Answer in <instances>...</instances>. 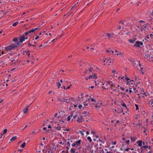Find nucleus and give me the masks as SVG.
I'll return each instance as SVG.
<instances>
[{
    "label": "nucleus",
    "mask_w": 153,
    "mask_h": 153,
    "mask_svg": "<svg viewBox=\"0 0 153 153\" xmlns=\"http://www.w3.org/2000/svg\"><path fill=\"white\" fill-rule=\"evenodd\" d=\"M131 142H133L135 141L136 139V138L131 137Z\"/></svg>",
    "instance_id": "nucleus-23"
},
{
    "label": "nucleus",
    "mask_w": 153,
    "mask_h": 153,
    "mask_svg": "<svg viewBox=\"0 0 153 153\" xmlns=\"http://www.w3.org/2000/svg\"><path fill=\"white\" fill-rule=\"evenodd\" d=\"M93 70V68L91 67H90L88 70H87V71H89L90 72H92V70Z\"/></svg>",
    "instance_id": "nucleus-30"
},
{
    "label": "nucleus",
    "mask_w": 153,
    "mask_h": 153,
    "mask_svg": "<svg viewBox=\"0 0 153 153\" xmlns=\"http://www.w3.org/2000/svg\"><path fill=\"white\" fill-rule=\"evenodd\" d=\"M110 51L111 50H110L109 48L108 49L106 50V51L107 52L110 53Z\"/></svg>",
    "instance_id": "nucleus-45"
},
{
    "label": "nucleus",
    "mask_w": 153,
    "mask_h": 153,
    "mask_svg": "<svg viewBox=\"0 0 153 153\" xmlns=\"http://www.w3.org/2000/svg\"><path fill=\"white\" fill-rule=\"evenodd\" d=\"M89 78L91 79H97V74L95 73H92V75H90Z\"/></svg>",
    "instance_id": "nucleus-6"
},
{
    "label": "nucleus",
    "mask_w": 153,
    "mask_h": 153,
    "mask_svg": "<svg viewBox=\"0 0 153 153\" xmlns=\"http://www.w3.org/2000/svg\"><path fill=\"white\" fill-rule=\"evenodd\" d=\"M59 121L60 122L57 124L58 126H64V125L66 124V123H65V121L64 120H62L61 121L60 120Z\"/></svg>",
    "instance_id": "nucleus-7"
},
{
    "label": "nucleus",
    "mask_w": 153,
    "mask_h": 153,
    "mask_svg": "<svg viewBox=\"0 0 153 153\" xmlns=\"http://www.w3.org/2000/svg\"><path fill=\"white\" fill-rule=\"evenodd\" d=\"M129 88L130 89V90H129V92L130 93H131L132 92V91L131 90V88Z\"/></svg>",
    "instance_id": "nucleus-60"
},
{
    "label": "nucleus",
    "mask_w": 153,
    "mask_h": 153,
    "mask_svg": "<svg viewBox=\"0 0 153 153\" xmlns=\"http://www.w3.org/2000/svg\"><path fill=\"white\" fill-rule=\"evenodd\" d=\"M143 51V54L146 58H149L150 57L151 54H153V48H145Z\"/></svg>",
    "instance_id": "nucleus-2"
},
{
    "label": "nucleus",
    "mask_w": 153,
    "mask_h": 153,
    "mask_svg": "<svg viewBox=\"0 0 153 153\" xmlns=\"http://www.w3.org/2000/svg\"><path fill=\"white\" fill-rule=\"evenodd\" d=\"M82 107V105H78V107L79 108H81Z\"/></svg>",
    "instance_id": "nucleus-54"
},
{
    "label": "nucleus",
    "mask_w": 153,
    "mask_h": 153,
    "mask_svg": "<svg viewBox=\"0 0 153 153\" xmlns=\"http://www.w3.org/2000/svg\"><path fill=\"white\" fill-rule=\"evenodd\" d=\"M117 143V142L116 141H114L112 143V144L114 145H115Z\"/></svg>",
    "instance_id": "nucleus-57"
},
{
    "label": "nucleus",
    "mask_w": 153,
    "mask_h": 153,
    "mask_svg": "<svg viewBox=\"0 0 153 153\" xmlns=\"http://www.w3.org/2000/svg\"><path fill=\"white\" fill-rule=\"evenodd\" d=\"M83 119L82 117L81 116H79L78 117L77 121L79 123H81L82 122Z\"/></svg>",
    "instance_id": "nucleus-9"
},
{
    "label": "nucleus",
    "mask_w": 153,
    "mask_h": 153,
    "mask_svg": "<svg viewBox=\"0 0 153 153\" xmlns=\"http://www.w3.org/2000/svg\"><path fill=\"white\" fill-rule=\"evenodd\" d=\"M140 62L139 60H136L133 62L132 64L136 68L138 67V65H140Z\"/></svg>",
    "instance_id": "nucleus-3"
},
{
    "label": "nucleus",
    "mask_w": 153,
    "mask_h": 153,
    "mask_svg": "<svg viewBox=\"0 0 153 153\" xmlns=\"http://www.w3.org/2000/svg\"><path fill=\"white\" fill-rule=\"evenodd\" d=\"M77 115H74V117H73V118H74V119H76V117H77Z\"/></svg>",
    "instance_id": "nucleus-55"
},
{
    "label": "nucleus",
    "mask_w": 153,
    "mask_h": 153,
    "mask_svg": "<svg viewBox=\"0 0 153 153\" xmlns=\"http://www.w3.org/2000/svg\"><path fill=\"white\" fill-rule=\"evenodd\" d=\"M71 145L72 146H75L76 145V144L75 143H74L72 144Z\"/></svg>",
    "instance_id": "nucleus-53"
},
{
    "label": "nucleus",
    "mask_w": 153,
    "mask_h": 153,
    "mask_svg": "<svg viewBox=\"0 0 153 153\" xmlns=\"http://www.w3.org/2000/svg\"><path fill=\"white\" fill-rule=\"evenodd\" d=\"M85 79L86 80H88V79H90V78H89V76L88 77H86L85 78Z\"/></svg>",
    "instance_id": "nucleus-58"
},
{
    "label": "nucleus",
    "mask_w": 153,
    "mask_h": 153,
    "mask_svg": "<svg viewBox=\"0 0 153 153\" xmlns=\"http://www.w3.org/2000/svg\"><path fill=\"white\" fill-rule=\"evenodd\" d=\"M90 98H91L90 100L92 102H96V101L95 100V99L93 98H91V97H90Z\"/></svg>",
    "instance_id": "nucleus-38"
},
{
    "label": "nucleus",
    "mask_w": 153,
    "mask_h": 153,
    "mask_svg": "<svg viewBox=\"0 0 153 153\" xmlns=\"http://www.w3.org/2000/svg\"><path fill=\"white\" fill-rule=\"evenodd\" d=\"M87 139L89 140L90 142H91L92 141V140L90 137H88Z\"/></svg>",
    "instance_id": "nucleus-32"
},
{
    "label": "nucleus",
    "mask_w": 153,
    "mask_h": 153,
    "mask_svg": "<svg viewBox=\"0 0 153 153\" xmlns=\"http://www.w3.org/2000/svg\"><path fill=\"white\" fill-rule=\"evenodd\" d=\"M38 29V28H36L35 29H33L25 32V34H23L22 36H20L19 37L14 38L13 39V41L15 42H17L12 45H10L7 47H5V48H16L18 47L19 45L22 44L23 42L26 39H27V38L26 37V36L28 35L30 36L31 33L33 32Z\"/></svg>",
    "instance_id": "nucleus-1"
},
{
    "label": "nucleus",
    "mask_w": 153,
    "mask_h": 153,
    "mask_svg": "<svg viewBox=\"0 0 153 153\" xmlns=\"http://www.w3.org/2000/svg\"><path fill=\"white\" fill-rule=\"evenodd\" d=\"M143 45V43L142 42L137 41L135 43L134 45V46L136 47H140V46Z\"/></svg>",
    "instance_id": "nucleus-4"
},
{
    "label": "nucleus",
    "mask_w": 153,
    "mask_h": 153,
    "mask_svg": "<svg viewBox=\"0 0 153 153\" xmlns=\"http://www.w3.org/2000/svg\"><path fill=\"white\" fill-rule=\"evenodd\" d=\"M75 143L76 144V145L77 146H79L80 144L81 140H78V141H76Z\"/></svg>",
    "instance_id": "nucleus-17"
},
{
    "label": "nucleus",
    "mask_w": 153,
    "mask_h": 153,
    "mask_svg": "<svg viewBox=\"0 0 153 153\" xmlns=\"http://www.w3.org/2000/svg\"><path fill=\"white\" fill-rule=\"evenodd\" d=\"M79 132L80 134H81V135H82L83 136H84V133L83 132V131H79Z\"/></svg>",
    "instance_id": "nucleus-39"
},
{
    "label": "nucleus",
    "mask_w": 153,
    "mask_h": 153,
    "mask_svg": "<svg viewBox=\"0 0 153 153\" xmlns=\"http://www.w3.org/2000/svg\"><path fill=\"white\" fill-rule=\"evenodd\" d=\"M57 85L58 86V88H59L61 86V84L59 82H58L57 83Z\"/></svg>",
    "instance_id": "nucleus-34"
},
{
    "label": "nucleus",
    "mask_w": 153,
    "mask_h": 153,
    "mask_svg": "<svg viewBox=\"0 0 153 153\" xmlns=\"http://www.w3.org/2000/svg\"><path fill=\"white\" fill-rule=\"evenodd\" d=\"M148 104L152 105V106H153V101H149V102H148Z\"/></svg>",
    "instance_id": "nucleus-21"
},
{
    "label": "nucleus",
    "mask_w": 153,
    "mask_h": 153,
    "mask_svg": "<svg viewBox=\"0 0 153 153\" xmlns=\"http://www.w3.org/2000/svg\"><path fill=\"white\" fill-rule=\"evenodd\" d=\"M26 143L25 142L23 143L21 146V147L24 148L25 146Z\"/></svg>",
    "instance_id": "nucleus-22"
},
{
    "label": "nucleus",
    "mask_w": 153,
    "mask_h": 153,
    "mask_svg": "<svg viewBox=\"0 0 153 153\" xmlns=\"http://www.w3.org/2000/svg\"><path fill=\"white\" fill-rule=\"evenodd\" d=\"M99 149H100V150H99L100 153H104V150L103 149H101V147H99Z\"/></svg>",
    "instance_id": "nucleus-26"
},
{
    "label": "nucleus",
    "mask_w": 153,
    "mask_h": 153,
    "mask_svg": "<svg viewBox=\"0 0 153 153\" xmlns=\"http://www.w3.org/2000/svg\"><path fill=\"white\" fill-rule=\"evenodd\" d=\"M29 52V51H24V54H25V53H26V54H27Z\"/></svg>",
    "instance_id": "nucleus-56"
},
{
    "label": "nucleus",
    "mask_w": 153,
    "mask_h": 153,
    "mask_svg": "<svg viewBox=\"0 0 153 153\" xmlns=\"http://www.w3.org/2000/svg\"><path fill=\"white\" fill-rule=\"evenodd\" d=\"M108 60V59H106V58H105V59H103V62H106V61Z\"/></svg>",
    "instance_id": "nucleus-47"
},
{
    "label": "nucleus",
    "mask_w": 153,
    "mask_h": 153,
    "mask_svg": "<svg viewBox=\"0 0 153 153\" xmlns=\"http://www.w3.org/2000/svg\"><path fill=\"white\" fill-rule=\"evenodd\" d=\"M4 63L3 62L2 60H0V66H2L3 65Z\"/></svg>",
    "instance_id": "nucleus-37"
},
{
    "label": "nucleus",
    "mask_w": 153,
    "mask_h": 153,
    "mask_svg": "<svg viewBox=\"0 0 153 153\" xmlns=\"http://www.w3.org/2000/svg\"><path fill=\"white\" fill-rule=\"evenodd\" d=\"M83 103L84 106H86L88 105V103L87 102V101H86L83 102Z\"/></svg>",
    "instance_id": "nucleus-25"
},
{
    "label": "nucleus",
    "mask_w": 153,
    "mask_h": 153,
    "mask_svg": "<svg viewBox=\"0 0 153 153\" xmlns=\"http://www.w3.org/2000/svg\"><path fill=\"white\" fill-rule=\"evenodd\" d=\"M73 99L74 98H70L69 99H70V101H74V100H73Z\"/></svg>",
    "instance_id": "nucleus-61"
},
{
    "label": "nucleus",
    "mask_w": 153,
    "mask_h": 153,
    "mask_svg": "<svg viewBox=\"0 0 153 153\" xmlns=\"http://www.w3.org/2000/svg\"><path fill=\"white\" fill-rule=\"evenodd\" d=\"M28 110V107L27 106V107H25L23 110V113L24 114H25V113H27Z\"/></svg>",
    "instance_id": "nucleus-12"
},
{
    "label": "nucleus",
    "mask_w": 153,
    "mask_h": 153,
    "mask_svg": "<svg viewBox=\"0 0 153 153\" xmlns=\"http://www.w3.org/2000/svg\"><path fill=\"white\" fill-rule=\"evenodd\" d=\"M7 129L5 128V129L4 130V133H3V134H1V135H2L4 134H5L7 132Z\"/></svg>",
    "instance_id": "nucleus-28"
},
{
    "label": "nucleus",
    "mask_w": 153,
    "mask_h": 153,
    "mask_svg": "<svg viewBox=\"0 0 153 153\" xmlns=\"http://www.w3.org/2000/svg\"><path fill=\"white\" fill-rule=\"evenodd\" d=\"M137 143L138 144V146L140 147L142 146V141L141 140H138L137 142Z\"/></svg>",
    "instance_id": "nucleus-11"
},
{
    "label": "nucleus",
    "mask_w": 153,
    "mask_h": 153,
    "mask_svg": "<svg viewBox=\"0 0 153 153\" xmlns=\"http://www.w3.org/2000/svg\"><path fill=\"white\" fill-rule=\"evenodd\" d=\"M130 140H127L126 141V143L127 144H128L129 143Z\"/></svg>",
    "instance_id": "nucleus-51"
},
{
    "label": "nucleus",
    "mask_w": 153,
    "mask_h": 153,
    "mask_svg": "<svg viewBox=\"0 0 153 153\" xmlns=\"http://www.w3.org/2000/svg\"><path fill=\"white\" fill-rule=\"evenodd\" d=\"M74 106L75 107H76L77 106V103L76 102H75L74 104Z\"/></svg>",
    "instance_id": "nucleus-44"
},
{
    "label": "nucleus",
    "mask_w": 153,
    "mask_h": 153,
    "mask_svg": "<svg viewBox=\"0 0 153 153\" xmlns=\"http://www.w3.org/2000/svg\"><path fill=\"white\" fill-rule=\"evenodd\" d=\"M72 116L73 115L72 114H71L70 115L68 116L67 118V120L68 121H69V120H70L71 117H72Z\"/></svg>",
    "instance_id": "nucleus-20"
},
{
    "label": "nucleus",
    "mask_w": 153,
    "mask_h": 153,
    "mask_svg": "<svg viewBox=\"0 0 153 153\" xmlns=\"http://www.w3.org/2000/svg\"><path fill=\"white\" fill-rule=\"evenodd\" d=\"M23 44L24 45L27 44V45L25 46L26 47H30L32 45L29 42L26 43L24 44Z\"/></svg>",
    "instance_id": "nucleus-18"
},
{
    "label": "nucleus",
    "mask_w": 153,
    "mask_h": 153,
    "mask_svg": "<svg viewBox=\"0 0 153 153\" xmlns=\"http://www.w3.org/2000/svg\"><path fill=\"white\" fill-rule=\"evenodd\" d=\"M102 85H103V86H102V88H104L106 89H108V88H107V87L108 85V84L103 83L102 84Z\"/></svg>",
    "instance_id": "nucleus-16"
},
{
    "label": "nucleus",
    "mask_w": 153,
    "mask_h": 153,
    "mask_svg": "<svg viewBox=\"0 0 153 153\" xmlns=\"http://www.w3.org/2000/svg\"><path fill=\"white\" fill-rule=\"evenodd\" d=\"M95 107L99 109L101 108V107L99 105H96L95 106Z\"/></svg>",
    "instance_id": "nucleus-35"
},
{
    "label": "nucleus",
    "mask_w": 153,
    "mask_h": 153,
    "mask_svg": "<svg viewBox=\"0 0 153 153\" xmlns=\"http://www.w3.org/2000/svg\"><path fill=\"white\" fill-rule=\"evenodd\" d=\"M111 81H108V82L107 83L109 85L111 86V88L112 89H113V88H112V87H115V85L113 84H111Z\"/></svg>",
    "instance_id": "nucleus-13"
},
{
    "label": "nucleus",
    "mask_w": 153,
    "mask_h": 153,
    "mask_svg": "<svg viewBox=\"0 0 153 153\" xmlns=\"http://www.w3.org/2000/svg\"><path fill=\"white\" fill-rule=\"evenodd\" d=\"M121 27L120 25H119L118 26L117 28L118 29L120 30L121 29Z\"/></svg>",
    "instance_id": "nucleus-49"
},
{
    "label": "nucleus",
    "mask_w": 153,
    "mask_h": 153,
    "mask_svg": "<svg viewBox=\"0 0 153 153\" xmlns=\"http://www.w3.org/2000/svg\"><path fill=\"white\" fill-rule=\"evenodd\" d=\"M72 85L71 84L70 86H68V87H67V88H66V89H69L70 88V86H71Z\"/></svg>",
    "instance_id": "nucleus-59"
},
{
    "label": "nucleus",
    "mask_w": 153,
    "mask_h": 153,
    "mask_svg": "<svg viewBox=\"0 0 153 153\" xmlns=\"http://www.w3.org/2000/svg\"><path fill=\"white\" fill-rule=\"evenodd\" d=\"M61 126H59V127H56L55 128L58 130H61Z\"/></svg>",
    "instance_id": "nucleus-27"
},
{
    "label": "nucleus",
    "mask_w": 153,
    "mask_h": 153,
    "mask_svg": "<svg viewBox=\"0 0 153 153\" xmlns=\"http://www.w3.org/2000/svg\"><path fill=\"white\" fill-rule=\"evenodd\" d=\"M139 66L137 68V69L138 70H140L141 73L143 74H144L143 72V66L142 65H141L140 63L139 65Z\"/></svg>",
    "instance_id": "nucleus-5"
},
{
    "label": "nucleus",
    "mask_w": 153,
    "mask_h": 153,
    "mask_svg": "<svg viewBox=\"0 0 153 153\" xmlns=\"http://www.w3.org/2000/svg\"><path fill=\"white\" fill-rule=\"evenodd\" d=\"M126 79L128 82H129L131 81V80L128 77L126 78Z\"/></svg>",
    "instance_id": "nucleus-36"
},
{
    "label": "nucleus",
    "mask_w": 153,
    "mask_h": 153,
    "mask_svg": "<svg viewBox=\"0 0 153 153\" xmlns=\"http://www.w3.org/2000/svg\"><path fill=\"white\" fill-rule=\"evenodd\" d=\"M151 146H148V148L150 150L151 149Z\"/></svg>",
    "instance_id": "nucleus-63"
},
{
    "label": "nucleus",
    "mask_w": 153,
    "mask_h": 153,
    "mask_svg": "<svg viewBox=\"0 0 153 153\" xmlns=\"http://www.w3.org/2000/svg\"><path fill=\"white\" fill-rule=\"evenodd\" d=\"M120 89L121 90L123 91L125 90V88L122 87H120Z\"/></svg>",
    "instance_id": "nucleus-46"
},
{
    "label": "nucleus",
    "mask_w": 153,
    "mask_h": 153,
    "mask_svg": "<svg viewBox=\"0 0 153 153\" xmlns=\"http://www.w3.org/2000/svg\"><path fill=\"white\" fill-rule=\"evenodd\" d=\"M142 143H143V145L144 146H145V145H146V144L147 143L146 142H144V141H143V142H142Z\"/></svg>",
    "instance_id": "nucleus-43"
},
{
    "label": "nucleus",
    "mask_w": 153,
    "mask_h": 153,
    "mask_svg": "<svg viewBox=\"0 0 153 153\" xmlns=\"http://www.w3.org/2000/svg\"><path fill=\"white\" fill-rule=\"evenodd\" d=\"M129 149V148H127V149H124V150L125 151H128V150Z\"/></svg>",
    "instance_id": "nucleus-52"
},
{
    "label": "nucleus",
    "mask_w": 153,
    "mask_h": 153,
    "mask_svg": "<svg viewBox=\"0 0 153 153\" xmlns=\"http://www.w3.org/2000/svg\"><path fill=\"white\" fill-rule=\"evenodd\" d=\"M111 59L110 58H109V59H108L107 61H106V64H107L108 65H109L112 62L111 61H110V59Z\"/></svg>",
    "instance_id": "nucleus-15"
},
{
    "label": "nucleus",
    "mask_w": 153,
    "mask_h": 153,
    "mask_svg": "<svg viewBox=\"0 0 153 153\" xmlns=\"http://www.w3.org/2000/svg\"><path fill=\"white\" fill-rule=\"evenodd\" d=\"M135 107H136V110H137L138 109H139V108H138V105H137V104H135Z\"/></svg>",
    "instance_id": "nucleus-42"
},
{
    "label": "nucleus",
    "mask_w": 153,
    "mask_h": 153,
    "mask_svg": "<svg viewBox=\"0 0 153 153\" xmlns=\"http://www.w3.org/2000/svg\"><path fill=\"white\" fill-rule=\"evenodd\" d=\"M119 23L120 24H121L122 25H125V24H124V23L121 21H120L119 22Z\"/></svg>",
    "instance_id": "nucleus-40"
},
{
    "label": "nucleus",
    "mask_w": 153,
    "mask_h": 153,
    "mask_svg": "<svg viewBox=\"0 0 153 153\" xmlns=\"http://www.w3.org/2000/svg\"><path fill=\"white\" fill-rule=\"evenodd\" d=\"M106 36H107L108 38L111 39L113 37V34L112 33H105Z\"/></svg>",
    "instance_id": "nucleus-10"
},
{
    "label": "nucleus",
    "mask_w": 153,
    "mask_h": 153,
    "mask_svg": "<svg viewBox=\"0 0 153 153\" xmlns=\"http://www.w3.org/2000/svg\"><path fill=\"white\" fill-rule=\"evenodd\" d=\"M136 38H133L131 39H129L128 41L129 42L131 43H133L136 40Z\"/></svg>",
    "instance_id": "nucleus-8"
},
{
    "label": "nucleus",
    "mask_w": 153,
    "mask_h": 153,
    "mask_svg": "<svg viewBox=\"0 0 153 153\" xmlns=\"http://www.w3.org/2000/svg\"><path fill=\"white\" fill-rule=\"evenodd\" d=\"M65 99L64 98H57V100L58 101H60L61 102H65Z\"/></svg>",
    "instance_id": "nucleus-14"
},
{
    "label": "nucleus",
    "mask_w": 153,
    "mask_h": 153,
    "mask_svg": "<svg viewBox=\"0 0 153 153\" xmlns=\"http://www.w3.org/2000/svg\"><path fill=\"white\" fill-rule=\"evenodd\" d=\"M95 82V85H98V84H99V83H97V82L96 81H95V82Z\"/></svg>",
    "instance_id": "nucleus-64"
},
{
    "label": "nucleus",
    "mask_w": 153,
    "mask_h": 153,
    "mask_svg": "<svg viewBox=\"0 0 153 153\" xmlns=\"http://www.w3.org/2000/svg\"><path fill=\"white\" fill-rule=\"evenodd\" d=\"M121 105L123 107H125L126 108V104L125 103H123Z\"/></svg>",
    "instance_id": "nucleus-41"
},
{
    "label": "nucleus",
    "mask_w": 153,
    "mask_h": 153,
    "mask_svg": "<svg viewBox=\"0 0 153 153\" xmlns=\"http://www.w3.org/2000/svg\"><path fill=\"white\" fill-rule=\"evenodd\" d=\"M17 138V136H15L12 137L10 140V141H14Z\"/></svg>",
    "instance_id": "nucleus-19"
},
{
    "label": "nucleus",
    "mask_w": 153,
    "mask_h": 153,
    "mask_svg": "<svg viewBox=\"0 0 153 153\" xmlns=\"http://www.w3.org/2000/svg\"><path fill=\"white\" fill-rule=\"evenodd\" d=\"M148 148V146H147L146 145L140 147V148L141 149H143V148Z\"/></svg>",
    "instance_id": "nucleus-29"
},
{
    "label": "nucleus",
    "mask_w": 153,
    "mask_h": 153,
    "mask_svg": "<svg viewBox=\"0 0 153 153\" xmlns=\"http://www.w3.org/2000/svg\"><path fill=\"white\" fill-rule=\"evenodd\" d=\"M18 23H19L18 22H16L13 23V24L12 25L13 26H16L18 24Z\"/></svg>",
    "instance_id": "nucleus-24"
},
{
    "label": "nucleus",
    "mask_w": 153,
    "mask_h": 153,
    "mask_svg": "<svg viewBox=\"0 0 153 153\" xmlns=\"http://www.w3.org/2000/svg\"><path fill=\"white\" fill-rule=\"evenodd\" d=\"M70 101V100L69 99H65V102L67 103H69Z\"/></svg>",
    "instance_id": "nucleus-31"
},
{
    "label": "nucleus",
    "mask_w": 153,
    "mask_h": 153,
    "mask_svg": "<svg viewBox=\"0 0 153 153\" xmlns=\"http://www.w3.org/2000/svg\"><path fill=\"white\" fill-rule=\"evenodd\" d=\"M39 38V36H36L35 38V39L36 40H37Z\"/></svg>",
    "instance_id": "nucleus-62"
},
{
    "label": "nucleus",
    "mask_w": 153,
    "mask_h": 153,
    "mask_svg": "<svg viewBox=\"0 0 153 153\" xmlns=\"http://www.w3.org/2000/svg\"><path fill=\"white\" fill-rule=\"evenodd\" d=\"M71 153H74L75 152V151L73 149H71Z\"/></svg>",
    "instance_id": "nucleus-33"
},
{
    "label": "nucleus",
    "mask_w": 153,
    "mask_h": 153,
    "mask_svg": "<svg viewBox=\"0 0 153 153\" xmlns=\"http://www.w3.org/2000/svg\"><path fill=\"white\" fill-rule=\"evenodd\" d=\"M4 53V52L2 51V52H0V56H1V55H3Z\"/></svg>",
    "instance_id": "nucleus-48"
},
{
    "label": "nucleus",
    "mask_w": 153,
    "mask_h": 153,
    "mask_svg": "<svg viewBox=\"0 0 153 153\" xmlns=\"http://www.w3.org/2000/svg\"><path fill=\"white\" fill-rule=\"evenodd\" d=\"M117 55H121V56H122V53L121 52H119L117 54Z\"/></svg>",
    "instance_id": "nucleus-50"
}]
</instances>
